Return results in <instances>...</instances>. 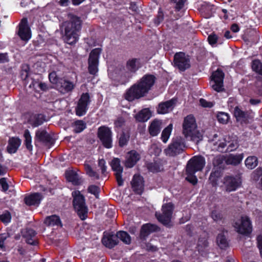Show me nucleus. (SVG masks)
Returning <instances> with one entry per match:
<instances>
[{
	"instance_id": "nucleus-1",
	"label": "nucleus",
	"mask_w": 262,
	"mask_h": 262,
	"mask_svg": "<svg viewBox=\"0 0 262 262\" xmlns=\"http://www.w3.org/2000/svg\"><path fill=\"white\" fill-rule=\"evenodd\" d=\"M139 67L137 60L133 58L127 61L125 67L118 66L113 71L110 72L108 75L115 85L124 84L128 81L132 74L135 73Z\"/></svg>"
},
{
	"instance_id": "nucleus-2",
	"label": "nucleus",
	"mask_w": 262,
	"mask_h": 262,
	"mask_svg": "<svg viewBox=\"0 0 262 262\" xmlns=\"http://www.w3.org/2000/svg\"><path fill=\"white\" fill-rule=\"evenodd\" d=\"M155 77L151 75L143 76L136 84L127 90L125 98L132 101L143 97L150 90L155 83Z\"/></svg>"
},
{
	"instance_id": "nucleus-3",
	"label": "nucleus",
	"mask_w": 262,
	"mask_h": 262,
	"mask_svg": "<svg viewBox=\"0 0 262 262\" xmlns=\"http://www.w3.org/2000/svg\"><path fill=\"white\" fill-rule=\"evenodd\" d=\"M182 126L183 134L187 140L196 143L203 140V135L198 129L196 119L192 114L188 115L184 118Z\"/></svg>"
},
{
	"instance_id": "nucleus-4",
	"label": "nucleus",
	"mask_w": 262,
	"mask_h": 262,
	"mask_svg": "<svg viewBox=\"0 0 262 262\" xmlns=\"http://www.w3.org/2000/svg\"><path fill=\"white\" fill-rule=\"evenodd\" d=\"M64 35L63 38L66 43L72 45L79 39V32L81 30V20L77 17H73L69 21L63 24Z\"/></svg>"
},
{
	"instance_id": "nucleus-5",
	"label": "nucleus",
	"mask_w": 262,
	"mask_h": 262,
	"mask_svg": "<svg viewBox=\"0 0 262 262\" xmlns=\"http://www.w3.org/2000/svg\"><path fill=\"white\" fill-rule=\"evenodd\" d=\"M73 205L75 209L81 220H84L86 216L88 209L85 206L84 196L79 190L72 192Z\"/></svg>"
},
{
	"instance_id": "nucleus-6",
	"label": "nucleus",
	"mask_w": 262,
	"mask_h": 262,
	"mask_svg": "<svg viewBox=\"0 0 262 262\" xmlns=\"http://www.w3.org/2000/svg\"><path fill=\"white\" fill-rule=\"evenodd\" d=\"M233 226L236 232L242 235H248L252 231L251 221L247 215H242L239 220L233 222Z\"/></svg>"
},
{
	"instance_id": "nucleus-7",
	"label": "nucleus",
	"mask_w": 262,
	"mask_h": 262,
	"mask_svg": "<svg viewBox=\"0 0 262 262\" xmlns=\"http://www.w3.org/2000/svg\"><path fill=\"white\" fill-rule=\"evenodd\" d=\"M173 205L171 203L163 205L162 213H156L158 221L165 225H169L173 216Z\"/></svg>"
},
{
	"instance_id": "nucleus-8",
	"label": "nucleus",
	"mask_w": 262,
	"mask_h": 262,
	"mask_svg": "<svg viewBox=\"0 0 262 262\" xmlns=\"http://www.w3.org/2000/svg\"><path fill=\"white\" fill-rule=\"evenodd\" d=\"M226 190L228 192L234 191L241 187L242 184V173L226 176L223 179Z\"/></svg>"
},
{
	"instance_id": "nucleus-9",
	"label": "nucleus",
	"mask_w": 262,
	"mask_h": 262,
	"mask_svg": "<svg viewBox=\"0 0 262 262\" xmlns=\"http://www.w3.org/2000/svg\"><path fill=\"white\" fill-rule=\"evenodd\" d=\"M206 164L205 159L202 156H195L192 157L187 162L186 171L192 173L201 171Z\"/></svg>"
},
{
	"instance_id": "nucleus-10",
	"label": "nucleus",
	"mask_w": 262,
	"mask_h": 262,
	"mask_svg": "<svg viewBox=\"0 0 262 262\" xmlns=\"http://www.w3.org/2000/svg\"><path fill=\"white\" fill-rule=\"evenodd\" d=\"M225 74L223 70L218 68L215 71L212 72L211 76V80L214 82L212 84V89L217 92H221L224 91L223 81Z\"/></svg>"
},
{
	"instance_id": "nucleus-11",
	"label": "nucleus",
	"mask_w": 262,
	"mask_h": 262,
	"mask_svg": "<svg viewBox=\"0 0 262 262\" xmlns=\"http://www.w3.org/2000/svg\"><path fill=\"white\" fill-rule=\"evenodd\" d=\"M101 52V49L98 48L93 49L90 54L88 69L91 74L95 75L98 72L99 58Z\"/></svg>"
},
{
	"instance_id": "nucleus-12",
	"label": "nucleus",
	"mask_w": 262,
	"mask_h": 262,
	"mask_svg": "<svg viewBox=\"0 0 262 262\" xmlns=\"http://www.w3.org/2000/svg\"><path fill=\"white\" fill-rule=\"evenodd\" d=\"M112 133L111 129L105 126H101L98 130V137L104 147L110 148L112 147Z\"/></svg>"
},
{
	"instance_id": "nucleus-13",
	"label": "nucleus",
	"mask_w": 262,
	"mask_h": 262,
	"mask_svg": "<svg viewBox=\"0 0 262 262\" xmlns=\"http://www.w3.org/2000/svg\"><path fill=\"white\" fill-rule=\"evenodd\" d=\"M90 96L88 93H83L81 95L77 105L76 107V114L78 116H82L85 114L88 105L90 103Z\"/></svg>"
},
{
	"instance_id": "nucleus-14",
	"label": "nucleus",
	"mask_w": 262,
	"mask_h": 262,
	"mask_svg": "<svg viewBox=\"0 0 262 262\" xmlns=\"http://www.w3.org/2000/svg\"><path fill=\"white\" fill-rule=\"evenodd\" d=\"M251 113L248 111H244L238 106L235 107L234 110V116L236 121L240 122L241 124H247L250 123V120L252 119Z\"/></svg>"
},
{
	"instance_id": "nucleus-15",
	"label": "nucleus",
	"mask_w": 262,
	"mask_h": 262,
	"mask_svg": "<svg viewBox=\"0 0 262 262\" xmlns=\"http://www.w3.org/2000/svg\"><path fill=\"white\" fill-rule=\"evenodd\" d=\"M18 34L20 38L24 41H28L31 38V31L28 25L27 18H23L19 26Z\"/></svg>"
},
{
	"instance_id": "nucleus-16",
	"label": "nucleus",
	"mask_w": 262,
	"mask_h": 262,
	"mask_svg": "<svg viewBox=\"0 0 262 262\" xmlns=\"http://www.w3.org/2000/svg\"><path fill=\"white\" fill-rule=\"evenodd\" d=\"M111 166L112 169L115 171V174L119 186L123 184V180L122 178V173L123 172V167L120 165V160L118 158H114L111 162Z\"/></svg>"
},
{
	"instance_id": "nucleus-17",
	"label": "nucleus",
	"mask_w": 262,
	"mask_h": 262,
	"mask_svg": "<svg viewBox=\"0 0 262 262\" xmlns=\"http://www.w3.org/2000/svg\"><path fill=\"white\" fill-rule=\"evenodd\" d=\"M176 103V100L172 99L170 100L162 102L159 104L157 108L158 114H165L171 111Z\"/></svg>"
},
{
	"instance_id": "nucleus-18",
	"label": "nucleus",
	"mask_w": 262,
	"mask_h": 262,
	"mask_svg": "<svg viewBox=\"0 0 262 262\" xmlns=\"http://www.w3.org/2000/svg\"><path fill=\"white\" fill-rule=\"evenodd\" d=\"M140 155L135 150L128 152L126 155L125 165L128 168L133 167L140 160Z\"/></svg>"
},
{
	"instance_id": "nucleus-19",
	"label": "nucleus",
	"mask_w": 262,
	"mask_h": 262,
	"mask_svg": "<svg viewBox=\"0 0 262 262\" xmlns=\"http://www.w3.org/2000/svg\"><path fill=\"white\" fill-rule=\"evenodd\" d=\"M180 152V142L179 141H172L168 147L165 149L164 153L168 156H175Z\"/></svg>"
},
{
	"instance_id": "nucleus-20",
	"label": "nucleus",
	"mask_w": 262,
	"mask_h": 262,
	"mask_svg": "<svg viewBox=\"0 0 262 262\" xmlns=\"http://www.w3.org/2000/svg\"><path fill=\"white\" fill-rule=\"evenodd\" d=\"M181 31L183 32V35L184 37H186L187 39H194L196 31L195 29L191 26L190 23H183L181 24Z\"/></svg>"
},
{
	"instance_id": "nucleus-21",
	"label": "nucleus",
	"mask_w": 262,
	"mask_h": 262,
	"mask_svg": "<svg viewBox=\"0 0 262 262\" xmlns=\"http://www.w3.org/2000/svg\"><path fill=\"white\" fill-rule=\"evenodd\" d=\"M74 86L73 82L66 79H60L56 87L61 93H65L72 91Z\"/></svg>"
},
{
	"instance_id": "nucleus-22",
	"label": "nucleus",
	"mask_w": 262,
	"mask_h": 262,
	"mask_svg": "<svg viewBox=\"0 0 262 262\" xmlns=\"http://www.w3.org/2000/svg\"><path fill=\"white\" fill-rule=\"evenodd\" d=\"M102 242L106 247L112 248L118 244V240H117V237L116 235L104 233Z\"/></svg>"
},
{
	"instance_id": "nucleus-23",
	"label": "nucleus",
	"mask_w": 262,
	"mask_h": 262,
	"mask_svg": "<svg viewBox=\"0 0 262 262\" xmlns=\"http://www.w3.org/2000/svg\"><path fill=\"white\" fill-rule=\"evenodd\" d=\"M132 188L136 193L140 194L143 190L144 184L142 177L135 174L132 182Z\"/></svg>"
},
{
	"instance_id": "nucleus-24",
	"label": "nucleus",
	"mask_w": 262,
	"mask_h": 262,
	"mask_svg": "<svg viewBox=\"0 0 262 262\" xmlns=\"http://www.w3.org/2000/svg\"><path fill=\"white\" fill-rule=\"evenodd\" d=\"M213 10L214 6L213 5L205 3L201 5L200 11L204 17L209 18L212 16Z\"/></svg>"
},
{
	"instance_id": "nucleus-25",
	"label": "nucleus",
	"mask_w": 262,
	"mask_h": 262,
	"mask_svg": "<svg viewBox=\"0 0 262 262\" xmlns=\"http://www.w3.org/2000/svg\"><path fill=\"white\" fill-rule=\"evenodd\" d=\"M162 121L157 119L153 120L148 127L149 134L154 137L157 136L161 129Z\"/></svg>"
},
{
	"instance_id": "nucleus-26",
	"label": "nucleus",
	"mask_w": 262,
	"mask_h": 262,
	"mask_svg": "<svg viewBox=\"0 0 262 262\" xmlns=\"http://www.w3.org/2000/svg\"><path fill=\"white\" fill-rule=\"evenodd\" d=\"M21 140L17 137L10 138L7 146V150L9 153H15L21 144Z\"/></svg>"
},
{
	"instance_id": "nucleus-27",
	"label": "nucleus",
	"mask_w": 262,
	"mask_h": 262,
	"mask_svg": "<svg viewBox=\"0 0 262 262\" xmlns=\"http://www.w3.org/2000/svg\"><path fill=\"white\" fill-rule=\"evenodd\" d=\"M42 199V196L39 193H32L25 199L26 204L28 205H38L41 200Z\"/></svg>"
},
{
	"instance_id": "nucleus-28",
	"label": "nucleus",
	"mask_w": 262,
	"mask_h": 262,
	"mask_svg": "<svg viewBox=\"0 0 262 262\" xmlns=\"http://www.w3.org/2000/svg\"><path fill=\"white\" fill-rule=\"evenodd\" d=\"M24 237L26 238V242L30 245H35L37 244V238L36 237V232L31 229L27 230Z\"/></svg>"
},
{
	"instance_id": "nucleus-29",
	"label": "nucleus",
	"mask_w": 262,
	"mask_h": 262,
	"mask_svg": "<svg viewBox=\"0 0 262 262\" xmlns=\"http://www.w3.org/2000/svg\"><path fill=\"white\" fill-rule=\"evenodd\" d=\"M44 223L48 226H62L59 217L56 215L47 216Z\"/></svg>"
},
{
	"instance_id": "nucleus-30",
	"label": "nucleus",
	"mask_w": 262,
	"mask_h": 262,
	"mask_svg": "<svg viewBox=\"0 0 262 262\" xmlns=\"http://www.w3.org/2000/svg\"><path fill=\"white\" fill-rule=\"evenodd\" d=\"M151 117V113L149 109L144 108L140 111L136 116V120L138 122L147 121Z\"/></svg>"
},
{
	"instance_id": "nucleus-31",
	"label": "nucleus",
	"mask_w": 262,
	"mask_h": 262,
	"mask_svg": "<svg viewBox=\"0 0 262 262\" xmlns=\"http://www.w3.org/2000/svg\"><path fill=\"white\" fill-rule=\"evenodd\" d=\"M250 66L253 72L262 77V62L260 59H253L250 63Z\"/></svg>"
},
{
	"instance_id": "nucleus-32",
	"label": "nucleus",
	"mask_w": 262,
	"mask_h": 262,
	"mask_svg": "<svg viewBox=\"0 0 262 262\" xmlns=\"http://www.w3.org/2000/svg\"><path fill=\"white\" fill-rule=\"evenodd\" d=\"M243 158V154L235 155L230 154L228 156L226 162L227 164L237 165L241 163Z\"/></svg>"
},
{
	"instance_id": "nucleus-33",
	"label": "nucleus",
	"mask_w": 262,
	"mask_h": 262,
	"mask_svg": "<svg viewBox=\"0 0 262 262\" xmlns=\"http://www.w3.org/2000/svg\"><path fill=\"white\" fill-rule=\"evenodd\" d=\"M157 226L150 224H146L142 226L140 234L141 236L145 237L148 234L157 230Z\"/></svg>"
},
{
	"instance_id": "nucleus-34",
	"label": "nucleus",
	"mask_w": 262,
	"mask_h": 262,
	"mask_svg": "<svg viewBox=\"0 0 262 262\" xmlns=\"http://www.w3.org/2000/svg\"><path fill=\"white\" fill-rule=\"evenodd\" d=\"M191 67L190 57L185 53L181 52V72L189 69Z\"/></svg>"
},
{
	"instance_id": "nucleus-35",
	"label": "nucleus",
	"mask_w": 262,
	"mask_h": 262,
	"mask_svg": "<svg viewBox=\"0 0 262 262\" xmlns=\"http://www.w3.org/2000/svg\"><path fill=\"white\" fill-rule=\"evenodd\" d=\"M66 176L68 181L75 185H78L80 183V180L78 174L73 170L67 171L66 173Z\"/></svg>"
},
{
	"instance_id": "nucleus-36",
	"label": "nucleus",
	"mask_w": 262,
	"mask_h": 262,
	"mask_svg": "<svg viewBox=\"0 0 262 262\" xmlns=\"http://www.w3.org/2000/svg\"><path fill=\"white\" fill-rule=\"evenodd\" d=\"M222 174L219 170L212 171L209 176V181L213 187L217 186Z\"/></svg>"
},
{
	"instance_id": "nucleus-37",
	"label": "nucleus",
	"mask_w": 262,
	"mask_h": 262,
	"mask_svg": "<svg viewBox=\"0 0 262 262\" xmlns=\"http://www.w3.org/2000/svg\"><path fill=\"white\" fill-rule=\"evenodd\" d=\"M216 243L221 249H226L229 247L227 238L224 233H219L216 236Z\"/></svg>"
},
{
	"instance_id": "nucleus-38",
	"label": "nucleus",
	"mask_w": 262,
	"mask_h": 262,
	"mask_svg": "<svg viewBox=\"0 0 262 262\" xmlns=\"http://www.w3.org/2000/svg\"><path fill=\"white\" fill-rule=\"evenodd\" d=\"M258 163V159L254 156L248 157L245 161V165L249 169H253L257 166Z\"/></svg>"
},
{
	"instance_id": "nucleus-39",
	"label": "nucleus",
	"mask_w": 262,
	"mask_h": 262,
	"mask_svg": "<svg viewBox=\"0 0 262 262\" xmlns=\"http://www.w3.org/2000/svg\"><path fill=\"white\" fill-rule=\"evenodd\" d=\"M172 129V124H169L162 132L161 139L163 142L166 143L167 142Z\"/></svg>"
},
{
	"instance_id": "nucleus-40",
	"label": "nucleus",
	"mask_w": 262,
	"mask_h": 262,
	"mask_svg": "<svg viewBox=\"0 0 262 262\" xmlns=\"http://www.w3.org/2000/svg\"><path fill=\"white\" fill-rule=\"evenodd\" d=\"M116 236L117 237V240L119 238L126 244H129L130 243V237L126 232L123 231H119L117 233Z\"/></svg>"
},
{
	"instance_id": "nucleus-41",
	"label": "nucleus",
	"mask_w": 262,
	"mask_h": 262,
	"mask_svg": "<svg viewBox=\"0 0 262 262\" xmlns=\"http://www.w3.org/2000/svg\"><path fill=\"white\" fill-rule=\"evenodd\" d=\"M36 137L40 141L48 142L50 140L49 135L44 130H38L36 133Z\"/></svg>"
},
{
	"instance_id": "nucleus-42",
	"label": "nucleus",
	"mask_w": 262,
	"mask_h": 262,
	"mask_svg": "<svg viewBox=\"0 0 262 262\" xmlns=\"http://www.w3.org/2000/svg\"><path fill=\"white\" fill-rule=\"evenodd\" d=\"M24 136L25 138V144L26 146V148L29 150L31 151L33 148L32 145V137L28 129L25 130Z\"/></svg>"
},
{
	"instance_id": "nucleus-43",
	"label": "nucleus",
	"mask_w": 262,
	"mask_h": 262,
	"mask_svg": "<svg viewBox=\"0 0 262 262\" xmlns=\"http://www.w3.org/2000/svg\"><path fill=\"white\" fill-rule=\"evenodd\" d=\"M217 121L222 124H227L230 119L229 115L225 112H219L216 115Z\"/></svg>"
},
{
	"instance_id": "nucleus-44",
	"label": "nucleus",
	"mask_w": 262,
	"mask_h": 262,
	"mask_svg": "<svg viewBox=\"0 0 262 262\" xmlns=\"http://www.w3.org/2000/svg\"><path fill=\"white\" fill-rule=\"evenodd\" d=\"M225 158L224 156H217L213 160V164L214 167L219 168H224Z\"/></svg>"
},
{
	"instance_id": "nucleus-45",
	"label": "nucleus",
	"mask_w": 262,
	"mask_h": 262,
	"mask_svg": "<svg viewBox=\"0 0 262 262\" xmlns=\"http://www.w3.org/2000/svg\"><path fill=\"white\" fill-rule=\"evenodd\" d=\"M129 135L127 132H122L118 136V142L119 146L121 147H123L126 145L129 140Z\"/></svg>"
},
{
	"instance_id": "nucleus-46",
	"label": "nucleus",
	"mask_w": 262,
	"mask_h": 262,
	"mask_svg": "<svg viewBox=\"0 0 262 262\" xmlns=\"http://www.w3.org/2000/svg\"><path fill=\"white\" fill-rule=\"evenodd\" d=\"M74 130L79 133L83 130L86 127L85 123L82 120H77L73 124Z\"/></svg>"
},
{
	"instance_id": "nucleus-47",
	"label": "nucleus",
	"mask_w": 262,
	"mask_h": 262,
	"mask_svg": "<svg viewBox=\"0 0 262 262\" xmlns=\"http://www.w3.org/2000/svg\"><path fill=\"white\" fill-rule=\"evenodd\" d=\"M84 169L86 171V173L90 177L92 178L93 179H98L99 175L93 169L92 167L88 164H84Z\"/></svg>"
},
{
	"instance_id": "nucleus-48",
	"label": "nucleus",
	"mask_w": 262,
	"mask_h": 262,
	"mask_svg": "<svg viewBox=\"0 0 262 262\" xmlns=\"http://www.w3.org/2000/svg\"><path fill=\"white\" fill-rule=\"evenodd\" d=\"M88 191L94 195L96 198H98L100 188L96 185H92L88 187Z\"/></svg>"
},
{
	"instance_id": "nucleus-49",
	"label": "nucleus",
	"mask_w": 262,
	"mask_h": 262,
	"mask_svg": "<svg viewBox=\"0 0 262 262\" xmlns=\"http://www.w3.org/2000/svg\"><path fill=\"white\" fill-rule=\"evenodd\" d=\"M186 172L187 174L186 180L193 185L196 184L198 183V179L194 175L195 173H192L190 171Z\"/></svg>"
},
{
	"instance_id": "nucleus-50",
	"label": "nucleus",
	"mask_w": 262,
	"mask_h": 262,
	"mask_svg": "<svg viewBox=\"0 0 262 262\" xmlns=\"http://www.w3.org/2000/svg\"><path fill=\"white\" fill-rule=\"evenodd\" d=\"M211 216L215 222L220 221L223 219L222 213L215 210L212 211Z\"/></svg>"
},
{
	"instance_id": "nucleus-51",
	"label": "nucleus",
	"mask_w": 262,
	"mask_h": 262,
	"mask_svg": "<svg viewBox=\"0 0 262 262\" xmlns=\"http://www.w3.org/2000/svg\"><path fill=\"white\" fill-rule=\"evenodd\" d=\"M218 39L217 35L214 32H212L208 35L207 40L209 45L213 47V46L217 42Z\"/></svg>"
},
{
	"instance_id": "nucleus-52",
	"label": "nucleus",
	"mask_w": 262,
	"mask_h": 262,
	"mask_svg": "<svg viewBox=\"0 0 262 262\" xmlns=\"http://www.w3.org/2000/svg\"><path fill=\"white\" fill-rule=\"evenodd\" d=\"M11 216L9 212H5L2 214L0 215V220L4 223H8L10 222Z\"/></svg>"
},
{
	"instance_id": "nucleus-53",
	"label": "nucleus",
	"mask_w": 262,
	"mask_h": 262,
	"mask_svg": "<svg viewBox=\"0 0 262 262\" xmlns=\"http://www.w3.org/2000/svg\"><path fill=\"white\" fill-rule=\"evenodd\" d=\"M209 243L208 240L205 237H200L199 238L198 243V247L202 248H205L208 246Z\"/></svg>"
},
{
	"instance_id": "nucleus-54",
	"label": "nucleus",
	"mask_w": 262,
	"mask_h": 262,
	"mask_svg": "<svg viewBox=\"0 0 262 262\" xmlns=\"http://www.w3.org/2000/svg\"><path fill=\"white\" fill-rule=\"evenodd\" d=\"M257 247L258 249L259 254L262 258V234H259L256 236Z\"/></svg>"
},
{
	"instance_id": "nucleus-55",
	"label": "nucleus",
	"mask_w": 262,
	"mask_h": 262,
	"mask_svg": "<svg viewBox=\"0 0 262 262\" xmlns=\"http://www.w3.org/2000/svg\"><path fill=\"white\" fill-rule=\"evenodd\" d=\"M49 78L51 83L53 84H55L56 86L57 85L59 80L58 79L56 73L55 72H53L51 73L49 75Z\"/></svg>"
},
{
	"instance_id": "nucleus-56",
	"label": "nucleus",
	"mask_w": 262,
	"mask_h": 262,
	"mask_svg": "<svg viewBox=\"0 0 262 262\" xmlns=\"http://www.w3.org/2000/svg\"><path fill=\"white\" fill-rule=\"evenodd\" d=\"M199 101L200 105L203 107L211 108L213 106V103L212 102L208 101L203 98H201Z\"/></svg>"
},
{
	"instance_id": "nucleus-57",
	"label": "nucleus",
	"mask_w": 262,
	"mask_h": 262,
	"mask_svg": "<svg viewBox=\"0 0 262 262\" xmlns=\"http://www.w3.org/2000/svg\"><path fill=\"white\" fill-rule=\"evenodd\" d=\"M173 66L180 70V53H177L173 59Z\"/></svg>"
},
{
	"instance_id": "nucleus-58",
	"label": "nucleus",
	"mask_w": 262,
	"mask_h": 262,
	"mask_svg": "<svg viewBox=\"0 0 262 262\" xmlns=\"http://www.w3.org/2000/svg\"><path fill=\"white\" fill-rule=\"evenodd\" d=\"M0 187L3 191H6L8 189V184L4 178L0 179Z\"/></svg>"
},
{
	"instance_id": "nucleus-59",
	"label": "nucleus",
	"mask_w": 262,
	"mask_h": 262,
	"mask_svg": "<svg viewBox=\"0 0 262 262\" xmlns=\"http://www.w3.org/2000/svg\"><path fill=\"white\" fill-rule=\"evenodd\" d=\"M99 166L101 169L102 173L104 174L106 172V166H105V161L103 159H100L98 162Z\"/></svg>"
},
{
	"instance_id": "nucleus-60",
	"label": "nucleus",
	"mask_w": 262,
	"mask_h": 262,
	"mask_svg": "<svg viewBox=\"0 0 262 262\" xmlns=\"http://www.w3.org/2000/svg\"><path fill=\"white\" fill-rule=\"evenodd\" d=\"M124 120L122 118H119L115 122V125L116 127H121L124 124Z\"/></svg>"
},
{
	"instance_id": "nucleus-61",
	"label": "nucleus",
	"mask_w": 262,
	"mask_h": 262,
	"mask_svg": "<svg viewBox=\"0 0 262 262\" xmlns=\"http://www.w3.org/2000/svg\"><path fill=\"white\" fill-rule=\"evenodd\" d=\"M9 59L7 53H0V63L8 61Z\"/></svg>"
},
{
	"instance_id": "nucleus-62",
	"label": "nucleus",
	"mask_w": 262,
	"mask_h": 262,
	"mask_svg": "<svg viewBox=\"0 0 262 262\" xmlns=\"http://www.w3.org/2000/svg\"><path fill=\"white\" fill-rule=\"evenodd\" d=\"M236 148V146L233 142L230 143L228 145L227 149L225 150V152H230L234 150Z\"/></svg>"
},
{
	"instance_id": "nucleus-63",
	"label": "nucleus",
	"mask_w": 262,
	"mask_h": 262,
	"mask_svg": "<svg viewBox=\"0 0 262 262\" xmlns=\"http://www.w3.org/2000/svg\"><path fill=\"white\" fill-rule=\"evenodd\" d=\"M226 146H227V144L225 142H221L218 145V150L223 152L225 151L224 148Z\"/></svg>"
},
{
	"instance_id": "nucleus-64",
	"label": "nucleus",
	"mask_w": 262,
	"mask_h": 262,
	"mask_svg": "<svg viewBox=\"0 0 262 262\" xmlns=\"http://www.w3.org/2000/svg\"><path fill=\"white\" fill-rule=\"evenodd\" d=\"M249 102L251 105H256L261 103V100L259 99H250Z\"/></svg>"
}]
</instances>
